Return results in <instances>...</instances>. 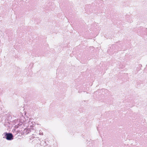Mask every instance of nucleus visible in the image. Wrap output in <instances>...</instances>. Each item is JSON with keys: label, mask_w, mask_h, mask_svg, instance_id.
<instances>
[{"label": "nucleus", "mask_w": 147, "mask_h": 147, "mask_svg": "<svg viewBox=\"0 0 147 147\" xmlns=\"http://www.w3.org/2000/svg\"><path fill=\"white\" fill-rule=\"evenodd\" d=\"M5 136H6V139L8 140H11L13 139V136L11 133H5Z\"/></svg>", "instance_id": "1"}]
</instances>
